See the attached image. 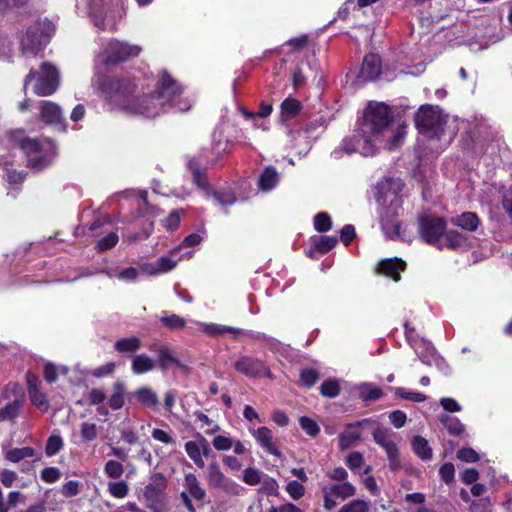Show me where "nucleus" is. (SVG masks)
Here are the masks:
<instances>
[{"label": "nucleus", "mask_w": 512, "mask_h": 512, "mask_svg": "<svg viewBox=\"0 0 512 512\" xmlns=\"http://www.w3.org/2000/svg\"><path fill=\"white\" fill-rule=\"evenodd\" d=\"M99 91L111 109H119L128 114L155 117L167 112L168 108L185 112L191 107V103L182 98L180 85L166 72L162 74L155 95L134 96V85L116 78L104 79L99 85Z\"/></svg>", "instance_id": "obj_1"}, {"label": "nucleus", "mask_w": 512, "mask_h": 512, "mask_svg": "<svg viewBox=\"0 0 512 512\" xmlns=\"http://www.w3.org/2000/svg\"><path fill=\"white\" fill-rule=\"evenodd\" d=\"M391 120V110L386 104L370 102L355 134L345 138L331 155L335 159L340 158L343 153L354 152L363 156H373L377 151V143Z\"/></svg>", "instance_id": "obj_2"}, {"label": "nucleus", "mask_w": 512, "mask_h": 512, "mask_svg": "<svg viewBox=\"0 0 512 512\" xmlns=\"http://www.w3.org/2000/svg\"><path fill=\"white\" fill-rule=\"evenodd\" d=\"M403 184L400 179H384L377 183L375 187V200L380 208V215L382 222H384V216L391 218L397 215L398 209L402 205L400 192ZM382 228L387 237L391 239L400 238L405 239L401 234V225L399 223H382Z\"/></svg>", "instance_id": "obj_3"}, {"label": "nucleus", "mask_w": 512, "mask_h": 512, "mask_svg": "<svg viewBox=\"0 0 512 512\" xmlns=\"http://www.w3.org/2000/svg\"><path fill=\"white\" fill-rule=\"evenodd\" d=\"M11 140L27 155L28 165L34 170L46 168L55 157V144L49 139L30 138L18 130L11 133Z\"/></svg>", "instance_id": "obj_4"}, {"label": "nucleus", "mask_w": 512, "mask_h": 512, "mask_svg": "<svg viewBox=\"0 0 512 512\" xmlns=\"http://www.w3.org/2000/svg\"><path fill=\"white\" fill-rule=\"evenodd\" d=\"M416 126L419 132L428 138H439L449 121V116L443 114L439 107L422 106L416 114Z\"/></svg>", "instance_id": "obj_5"}, {"label": "nucleus", "mask_w": 512, "mask_h": 512, "mask_svg": "<svg viewBox=\"0 0 512 512\" xmlns=\"http://www.w3.org/2000/svg\"><path fill=\"white\" fill-rule=\"evenodd\" d=\"M35 81L33 91L38 96L52 95L59 86V73L55 66L44 62L39 71L31 70L26 76L24 87Z\"/></svg>", "instance_id": "obj_6"}, {"label": "nucleus", "mask_w": 512, "mask_h": 512, "mask_svg": "<svg viewBox=\"0 0 512 512\" xmlns=\"http://www.w3.org/2000/svg\"><path fill=\"white\" fill-rule=\"evenodd\" d=\"M54 24L45 19L29 26L21 38V49L25 55H36L54 32Z\"/></svg>", "instance_id": "obj_7"}, {"label": "nucleus", "mask_w": 512, "mask_h": 512, "mask_svg": "<svg viewBox=\"0 0 512 512\" xmlns=\"http://www.w3.org/2000/svg\"><path fill=\"white\" fill-rule=\"evenodd\" d=\"M140 52L141 47L137 45H131L118 40H110L104 51L99 54L98 59L104 65H114L130 57L138 56Z\"/></svg>", "instance_id": "obj_8"}, {"label": "nucleus", "mask_w": 512, "mask_h": 512, "mask_svg": "<svg viewBox=\"0 0 512 512\" xmlns=\"http://www.w3.org/2000/svg\"><path fill=\"white\" fill-rule=\"evenodd\" d=\"M167 486L166 478L161 473L151 476L149 483L145 486L143 495L147 507L154 512H161L164 507V492Z\"/></svg>", "instance_id": "obj_9"}, {"label": "nucleus", "mask_w": 512, "mask_h": 512, "mask_svg": "<svg viewBox=\"0 0 512 512\" xmlns=\"http://www.w3.org/2000/svg\"><path fill=\"white\" fill-rule=\"evenodd\" d=\"M323 507L327 511L333 510L341 501L356 494L355 486L350 482L335 483L322 488Z\"/></svg>", "instance_id": "obj_10"}, {"label": "nucleus", "mask_w": 512, "mask_h": 512, "mask_svg": "<svg viewBox=\"0 0 512 512\" xmlns=\"http://www.w3.org/2000/svg\"><path fill=\"white\" fill-rule=\"evenodd\" d=\"M445 230L446 222L443 218L424 216L419 219V233L428 244L438 245Z\"/></svg>", "instance_id": "obj_11"}, {"label": "nucleus", "mask_w": 512, "mask_h": 512, "mask_svg": "<svg viewBox=\"0 0 512 512\" xmlns=\"http://www.w3.org/2000/svg\"><path fill=\"white\" fill-rule=\"evenodd\" d=\"M234 368L247 377H259L272 379L273 375L266 364L258 359L249 356H240L234 362Z\"/></svg>", "instance_id": "obj_12"}, {"label": "nucleus", "mask_w": 512, "mask_h": 512, "mask_svg": "<svg viewBox=\"0 0 512 512\" xmlns=\"http://www.w3.org/2000/svg\"><path fill=\"white\" fill-rule=\"evenodd\" d=\"M184 449L188 457L199 468L205 466L204 458L212 452L208 440L200 433H196L194 440L187 441Z\"/></svg>", "instance_id": "obj_13"}, {"label": "nucleus", "mask_w": 512, "mask_h": 512, "mask_svg": "<svg viewBox=\"0 0 512 512\" xmlns=\"http://www.w3.org/2000/svg\"><path fill=\"white\" fill-rule=\"evenodd\" d=\"M249 432L255 438L257 443L267 453H269L275 457H278V458L282 457V452L278 448V446L274 440L273 433L269 428H267L265 426L259 427L257 429L249 428Z\"/></svg>", "instance_id": "obj_14"}, {"label": "nucleus", "mask_w": 512, "mask_h": 512, "mask_svg": "<svg viewBox=\"0 0 512 512\" xmlns=\"http://www.w3.org/2000/svg\"><path fill=\"white\" fill-rule=\"evenodd\" d=\"M381 74V59L377 54L365 56L361 75L365 80H374Z\"/></svg>", "instance_id": "obj_15"}, {"label": "nucleus", "mask_w": 512, "mask_h": 512, "mask_svg": "<svg viewBox=\"0 0 512 512\" xmlns=\"http://www.w3.org/2000/svg\"><path fill=\"white\" fill-rule=\"evenodd\" d=\"M200 325L202 327L203 332H205L206 334H208L210 336H219V335H223L226 333L231 334L234 338H236L242 334H248L250 336H254L253 333H248L242 329L235 328L232 326L218 325V324H214V323H210V324L200 323Z\"/></svg>", "instance_id": "obj_16"}, {"label": "nucleus", "mask_w": 512, "mask_h": 512, "mask_svg": "<svg viewBox=\"0 0 512 512\" xmlns=\"http://www.w3.org/2000/svg\"><path fill=\"white\" fill-rule=\"evenodd\" d=\"M63 118L61 108L54 102H41V119L48 124L60 123Z\"/></svg>", "instance_id": "obj_17"}, {"label": "nucleus", "mask_w": 512, "mask_h": 512, "mask_svg": "<svg viewBox=\"0 0 512 512\" xmlns=\"http://www.w3.org/2000/svg\"><path fill=\"white\" fill-rule=\"evenodd\" d=\"M379 271L392 278L394 281L400 279V272L404 270L405 263L400 259H386L379 263Z\"/></svg>", "instance_id": "obj_18"}, {"label": "nucleus", "mask_w": 512, "mask_h": 512, "mask_svg": "<svg viewBox=\"0 0 512 512\" xmlns=\"http://www.w3.org/2000/svg\"><path fill=\"white\" fill-rule=\"evenodd\" d=\"M184 485L186 493L197 501H203L206 497L205 489L201 486L196 475L193 473H187L184 477Z\"/></svg>", "instance_id": "obj_19"}, {"label": "nucleus", "mask_w": 512, "mask_h": 512, "mask_svg": "<svg viewBox=\"0 0 512 512\" xmlns=\"http://www.w3.org/2000/svg\"><path fill=\"white\" fill-rule=\"evenodd\" d=\"M451 223L463 230L474 232L480 225V219L476 213L464 212L461 215L452 218Z\"/></svg>", "instance_id": "obj_20"}, {"label": "nucleus", "mask_w": 512, "mask_h": 512, "mask_svg": "<svg viewBox=\"0 0 512 512\" xmlns=\"http://www.w3.org/2000/svg\"><path fill=\"white\" fill-rule=\"evenodd\" d=\"M155 366L156 362L146 354L135 355L132 358L131 369L136 375L150 372Z\"/></svg>", "instance_id": "obj_21"}, {"label": "nucleus", "mask_w": 512, "mask_h": 512, "mask_svg": "<svg viewBox=\"0 0 512 512\" xmlns=\"http://www.w3.org/2000/svg\"><path fill=\"white\" fill-rule=\"evenodd\" d=\"M419 358L428 366H436L445 375L450 373L448 363L434 349H430L428 355L419 354Z\"/></svg>", "instance_id": "obj_22"}, {"label": "nucleus", "mask_w": 512, "mask_h": 512, "mask_svg": "<svg viewBox=\"0 0 512 512\" xmlns=\"http://www.w3.org/2000/svg\"><path fill=\"white\" fill-rule=\"evenodd\" d=\"M443 243H439V247H449L451 249H456L464 246L467 242V238L458 231L449 230L444 231L442 236Z\"/></svg>", "instance_id": "obj_23"}, {"label": "nucleus", "mask_w": 512, "mask_h": 512, "mask_svg": "<svg viewBox=\"0 0 512 512\" xmlns=\"http://www.w3.org/2000/svg\"><path fill=\"white\" fill-rule=\"evenodd\" d=\"M137 401L145 407H156L158 405V396L156 392L150 387H141L134 393Z\"/></svg>", "instance_id": "obj_24"}, {"label": "nucleus", "mask_w": 512, "mask_h": 512, "mask_svg": "<svg viewBox=\"0 0 512 512\" xmlns=\"http://www.w3.org/2000/svg\"><path fill=\"white\" fill-rule=\"evenodd\" d=\"M126 387L123 381H116L113 384V393L109 398L108 404L113 410H119L124 406Z\"/></svg>", "instance_id": "obj_25"}, {"label": "nucleus", "mask_w": 512, "mask_h": 512, "mask_svg": "<svg viewBox=\"0 0 512 512\" xmlns=\"http://www.w3.org/2000/svg\"><path fill=\"white\" fill-rule=\"evenodd\" d=\"M411 445L414 453L422 460L428 461L432 458V449L425 438L415 436L412 439Z\"/></svg>", "instance_id": "obj_26"}, {"label": "nucleus", "mask_w": 512, "mask_h": 512, "mask_svg": "<svg viewBox=\"0 0 512 512\" xmlns=\"http://www.w3.org/2000/svg\"><path fill=\"white\" fill-rule=\"evenodd\" d=\"M141 347V340L136 336L122 338L115 342L114 348L120 353H133Z\"/></svg>", "instance_id": "obj_27"}, {"label": "nucleus", "mask_w": 512, "mask_h": 512, "mask_svg": "<svg viewBox=\"0 0 512 512\" xmlns=\"http://www.w3.org/2000/svg\"><path fill=\"white\" fill-rule=\"evenodd\" d=\"M98 437V427L95 423L84 421L80 424L79 441L76 444L92 442Z\"/></svg>", "instance_id": "obj_28"}, {"label": "nucleus", "mask_w": 512, "mask_h": 512, "mask_svg": "<svg viewBox=\"0 0 512 512\" xmlns=\"http://www.w3.org/2000/svg\"><path fill=\"white\" fill-rule=\"evenodd\" d=\"M226 477L227 476L220 470L216 462L209 464L207 472V481L208 485L211 488L219 489L224 480L226 479Z\"/></svg>", "instance_id": "obj_29"}, {"label": "nucleus", "mask_w": 512, "mask_h": 512, "mask_svg": "<svg viewBox=\"0 0 512 512\" xmlns=\"http://www.w3.org/2000/svg\"><path fill=\"white\" fill-rule=\"evenodd\" d=\"M278 183V173L272 167H267L259 178V187L263 191L273 189Z\"/></svg>", "instance_id": "obj_30"}, {"label": "nucleus", "mask_w": 512, "mask_h": 512, "mask_svg": "<svg viewBox=\"0 0 512 512\" xmlns=\"http://www.w3.org/2000/svg\"><path fill=\"white\" fill-rule=\"evenodd\" d=\"M158 362L163 371L167 370L172 364H175L182 369L185 368V365L175 358L172 352L166 347H160L158 349Z\"/></svg>", "instance_id": "obj_31"}, {"label": "nucleus", "mask_w": 512, "mask_h": 512, "mask_svg": "<svg viewBox=\"0 0 512 512\" xmlns=\"http://www.w3.org/2000/svg\"><path fill=\"white\" fill-rule=\"evenodd\" d=\"M361 437L360 432L353 424H349L347 430L339 436V446L341 449L349 448L355 441Z\"/></svg>", "instance_id": "obj_32"}, {"label": "nucleus", "mask_w": 512, "mask_h": 512, "mask_svg": "<svg viewBox=\"0 0 512 512\" xmlns=\"http://www.w3.org/2000/svg\"><path fill=\"white\" fill-rule=\"evenodd\" d=\"M360 398L363 401H374L382 397L383 392L380 388L370 384L362 383L358 387Z\"/></svg>", "instance_id": "obj_33"}, {"label": "nucleus", "mask_w": 512, "mask_h": 512, "mask_svg": "<svg viewBox=\"0 0 512 512\" xmlns=\"http://www.w3.org/2000/svg\"><path fill=\"white\" fill-rule=\"evenodd\" d=\"M34 455V449L31 447L13 448L5 453V458L12 463H18L21 460L31 458Z\"/></svg>", "instance_id": "obj_34"}, {"label": "nucleus", "mask_w": 512, "mask_h": 512, "mask_svg": "<svg viewBox=\"0 0 512 512\" xmlns=\"http://www.w3.org/2000/svg\"><path fill=\"white\" fill-rule=\"evenodd\" d=\"M160 321L170 330L182 329L186 324L185 319L176 314L168 313L167 311L162 312Z\"/></svg>", "instance_id": "obj_35"}, {"label": "nucleus", "mask_w": 512, "mask_h": 512, "mask_svg": "<svg viewBox=\"0 0 512 512\" xmlns=\"http://www.w3.org/2000/svg\"><path fill=\"white\" fill-rule=\"evenodd\" d=\"M29 397L32 403L40 410L46 411L49 407L46 396L38 389L36 384H30Z\"/></svg>", "instance_id": "obj_36"}, {"label": "nucleus", "mask_w": 512, "mask_h": 512, "mask_svg": "<svg viewBox=\"0 0 512 512\" xmlns=\"http://www.w3.org/2000/svg\"><path fill=\"white\" fill-rule=\"evenodd\" d=\"M338 242V239L333 236H324L313 241V248L318 252L324 254L331 250Z\"/></svg>", "instance_id": "obj_37"}, {"label": "nucleus", "mask_w": 512, "mask_h": 512, "mask_svg": "<svg viewBox=\"0 0 512 512\" xmlns=\"http://www.w3.org/2000/svg\"><path fill=\"white\" fill-rule=\"evenodd\" d=\"M301 109V104L298 100L293 98L285 99L281 104L282 114L285 117H295Z\"/></svg>", "instance_id": "obj_38"}, {"label": "nucleus", "mask_w": 512, "mask_h": 512, "mask_svg": "<svg viewBox=\"0 0 512 512\" xmlns=\"http://www.w3.org/2000/svg\"><path fill=\"white\" fill-rule=\"evenodd\" d=\"M441 422L451 434L460 435L464 431L463 424L456 417L445 415L441 418Z\"/></svg>", "instance_id": "obj_39"}, {"label": "nucleus", "mask_w": 512, "mask_h": 512, "mask_svg": "<svg viewBox=\"0 0 512 512\" xmlns=\"http://www.w3.org/2000/svg\"><path fill=\"white\" fill-rule=\"evenodd\" d=\"M212 444L217 451H228L232 449L234 439L228 434H220L213 438Z\"/></svg>", "instance_id": "obj_40"}, {"label": "nucleus", "mask_w": 512, "mask_h": 512, "mask_svg": "<svg viewBox=\"0 0 512 512\" xmlns=\"http://www.w3.org/2000/svg\"><path fill=\"white\" fill-rule=\"evenodd\" d=\"M63 447V440L59 435H52L48 438L45 453L47 456L56 455Z\"/></svg>", "instance_id": "obj_41"}, {"label": "nucleus", "mask_w": 512, "mask_h": 512, "mask_svg": "<svg viewBox=\"0 0 512 512\" xmlns=\"http://www.w3.org/2000/svg\"><path fill=\"white\" fill-rule=\"evenodd\" d=\"M213 200L220 206L226 207L236 201L235 195L230 191H216L212 194Z\"/></svg>", "instance_id": "obj_42"}, {"label": "nucleus", "mask_w": 512, "mask_h": 512, "mask_svg": "<svg viewBox=\"0 0 512 512\" xmlns=\"http://www.w3.org/2000/svg\"><path fill=\"white\" fill-rule=\"evenodd\" d=\"M331 226V218L327 213L321 212L315 215L314 227L318 232H326L331 229Z\"/></svg>", "instance_id": "obj_43"}, {"label": "nucleus", "mask_w": 512, "mask_h": 512, "mask_svg": "<svg viewBox=\"0 0 512 512\" xmlns=\"http://www.w3.org/2000/svg\"><path fill=\"white\" fill-rule=\"evenodd\" d=\"M118 241V235L114 232H111L97 242L96 249L99 252H104L114 247L118 243Z\"/></svg>", "instance_id": "obj_44"}, {"label": "nucleus", "mask_w": 512, "mask_h": 512, "mask_svg": "<svg viewBox=\"0 0 512 512\" xmlns=\"http://www.w3.org/2000/svg\"><path fill=\"white\" fill-rule=\"evenodd\" d=\"M108 491L115 498L121 499L127 496L129 488L124 481L111 482L108 484Z\"/></svg>", "instance_id": "obj_45"}, {"label": "nucleus", "mask_w": 512, "mask_h": 512, "mask_svg": "<svg viewBox=\"0 0 512 512\" xmlns=\"http://www.w3.org/2000/svg\"><path fill=\"white\" fill-rule=\"evenodd\" d=\"M320 392L323 396L334 398L340 392L339 383L336 380H327L320 386Z\"/></svg>", "instance_id": "obj_46"}, {"label": "nucleus", "mask_w": 512, "mask_h": 512, "mask_svg": "<svg viewBox=\"0 0 512 512\" xmlns=\"http://www.w3.org/2000/svg\"><path fill=\"white\" fill-rule=\"evenodd\" d=\"M219 489L232 496H238L243 491V487L229 477H226Z\"/></svg>", "instance_id": "obj_47"}, {"label": "nucleus", "mask_w": 512, "mask_h": 512, "mask_svg": "<svg viewBox=\"0 0 512 512\" xmlns=\"http://www.w3.org/2000/svg\"><path fill=\"white\" fill-rule=\"evenodd\" d=\"M261 475L262 473L260 470L253 467H249L243 471L242 480L246 484L254 486L261 482Z\"/></svg>", "instance_id": "obj_48"}, {"label": "nucleus", "mask_w": 512, "mask_h": 512, "mask_svg": "<svg viewBox=\"0 0 512 512\" xmlns=\"http://www.w3.org/2000/svg\"><path fill=\"white\" fill-rule=\"evenodd\" d=\"M395 395L413 402H423L426 400V396L419 392L406 391L404 388L398 387L395 388Z\"/></svg>", "instance_id": "obj_49"}, {"label": "nucleus", "mask_w": 512, "mask_h": 512, "mask_svg": "<svg viewBox=\"0 0 512 512\" xmlns=\"http://www.w3.org/2000/svg\"><path fill=\"white\" fill-rule=\"evenodd\" d=\"M368 510V503L358 499L342 506L339 512H368Z\"/></svg>", "instance_id": "obj_50"}, {"label": "nucleus", "mask_w": 512, "mask_h": 512, "mask_svg": "<svg viewBox=\"0 0 512 512\" xmlns=\"http://www.w3.org/2000/svg\"><path fill=\"white\" fill-rule=\"evenodd\" d=\"M301 428L310 436L314 437L320 432L318 424L309 417L303 416L299 419Z\"/></svg>", "instance_id": "obj_51"}, {"label": "nucleus", "mask_w": 512, "mask_h": 512, "mask_svg": "<svg viewBox=\"0 0 512 512\" xmlns=\"http://www.w3.org/2000/svg\"><path fill=\"white\" fill-rule=\"evenodd\" d=\"M345 463L350 470L356 471L363 466L364 457L360 452L354 451L347 455Z\"/></svg>", "instance_id": "obj_52"}, {"label": "nucleus", "mask_w": 512, "mask_h": 512, "mask_svg": "<svg viewBox=\"0 0 512 512\" xmlns=\"http://www.w3.org/2000/svg\"><path fill=\"white\" fill-rule=\"evenodd\" d=\"M20 409L18 401L10 402L0 409V420L12 419L17 416Z\"/></svg>", "instance_id": "obj_53"}, {"label": "nucleus", "mask_w": 512, "mask_h": 512, "mask_svg": "<svg viewBox=\"0 0 512 512\" xmlns=\"http://www.w3.org/2000/svg\"><path fill=\"white\" fill-rule=\"evenodd\" d=\"M286 492L292 499L298 500L304 495L305 488L300 482L293 480L287 483Z\"/></svg>", "instance_id": "obj_54"}, {"label": "nucleus", "mask_w": 512, "mask_h": 512, "mask_svg": "<svg viewBox=\"0 0 512 512\" xmlns=\"http://www.w3.org/2000/svg\"><path fill=\"white\" fill-rule=\"evenodd\" d=\"M105 473L111 478H120L124 472L123 465L117 461L109 460L105 464Z\"/></svg>", "instance_id": "obj_55"}, {"label": "nucleus", "mask_w": 512, "mask_h": 512, "mask_svg": "<svg viewBox=\"0 0 512 512\" xmlns=\"http://www.w3.org/2000/svg\"><path fill=\"white\" fill-rule=\"evenodd\" d=\"M182 210H175L163 221V225L167 230L173 231L180 225Z\"/></svg>", "instance_id": "obj_56"}, {"label": "nucleus", "mask_w": 512, "mask_h": 512, "mask_svg": "<svg viewBox=\"0 0 512 512\" xmlns=\"http://www.w3.org/2000/svg\"><path fill=\"white\" fill-rule=\"evenodd\" d=\"M156 264H157L159 273L164 274V273H167V272H170L171 270H173L177 265V261L173 260L169 256H162L156 260Z\"/></svg>", "instance_id": "obj_57"}, {"label": "nucleus", "mask_w": 512, "mask_h": 512, "mask_svg": "<svg viewBox=\"0 0 512 512\" xmlns=\"http://www.w3.org/2000/svg\"><path fill=\"white\" fill-rule=\"evenodd\" d=\"M457 458L461 461L474 463L479 460L478 453L473 448H462L457 452Z\"/></svg>", "instance_id": "obj_58"}, {"label": "nucleus", "mask_w": 512, "mask_h": 512, "mask_svg": "<svg viewBox=\"0 0 512 512\" xmlns=\"http://www.w3.org/2000/svg\"><path fill=\"white\" fill-rule=\"evenodd\" d=\"M18 479V475L16 472L9 470V469H3L0 472V481L3 486L6 488H10L13 486L14 482Z\"/></svg>", "instance_id": "obj_59"}, {"label": "nucleus", "mask_w": 512, "mask_h": 512, "mask_svg": "<svg viewBox=\"0 0 512 512\" xmlns=\"http://www.w3.org/2000/svg\"><path fill=\"white\" fill-rule=\"evenodd\" d=\"M389 420L395 428H401L405 425L407 416L401 410H395L389 413Z\"/></svg>", "instance_id": "obj_60"}, {"label": "nucleus", "mask_w": 512, "mask_h": 512, "mask_svg": "<svg viewBox=\"0 0 512 512\" xmlns=\"http://www.w3.org/2000/svg\"><path fill=\"white\" fill-rule=\"evenodd\" d=\"M41 478L46 483H54L60 478V471L55 467H48L41 471Z\"/></svg>", "instance_id": "obj_61"}, {"label": "nucleus", "mask_w": 512, "mask_h": 512, "mask_svg": "<svg viewBox=\"0 0 512 512\" xmlns=\"http://www.w3.org/2000/svg\"><path fill=\"white\" fill-rule=\"evenodd\" d=\"M188 167L189 169L191 170L192 174H193V180L194 182L201 188H205L206 187V182L198 168V165L196 163L195 160H190L189 163H188Z\"/></svg>", "instance_id": "obj_62"}, {"label": "nucleus", "mask_w": 512, "mask_h": 512, "mask_svg": "<svg viewBox=\"0 0 512 512\" xmlns=\"http://www.w3.org/2000/svg\"><path fill=\"white\" fill-rule=\"evenodd\" d=\"M439 474H440L441 479L444 482L449 483V482L453 481L454 475H455L454 465L452 463L443 464L440 467Z\"/></svg>", "instance_id": "obj_63"}, {"label": "nucleus", "mask_w": 512, "mask_h": 512, "mask_svg": "<svg viewBox=\"0 0 512 512\" xmlns=\"http://www.w3.org/2000/svg\"><path fill=\"white\" fill-rule=\"evenodd\" d=\"M300 379L305 386L311 387L316 383L318 374L313 369L303 370L300 374Z\"/></svg>", "instance_id": "obj_64"}]
</instances>
